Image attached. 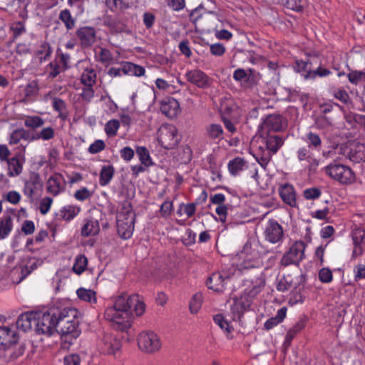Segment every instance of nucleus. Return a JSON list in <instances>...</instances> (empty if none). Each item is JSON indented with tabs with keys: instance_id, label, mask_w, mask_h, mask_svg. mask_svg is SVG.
<instances>
[{
	"instance_id": "nucleus-55",
	"label": "nucleus",
	"mask_w": 365,
	"mask_h": 365,
	"mask_svg": "<svg viewBox=\"0 0 365 365\" xmlns=\"http://www.w3.org/2000/svg\"><path fill=\"white\" fill-rule=\"evenodd\" d=\"M317 60L316 58H314L312 60L308 61H302V60H297L295 61L294 68L297 72L306 71L308 72L309 70H312L313 68V61Z\"/></svg>"
},
{
	"instance_id": "nucleus-18",
	"label": "nucleus",
	"mask_w": 365,
	"mask_h": 365,
	"mask_svg": "<svg viewBox=\"0 0 365 365\" xmlns=\"http://www.w3.org/2000/svg\"><path fill=\"white\" fill-rule=\"evenodd\" d=\"M66 187V181L63 176L60 173H55L49 177L47 181V192L57 196L63 192Z\"/></svg>"
},
{
	"instance_id": "nucleus-40",
	"label": "nucleus",
	"mask_w": 365,
	"mask_h": 365,
	"mask_svg": "<svg viewBox=\"0 0 365 365\" xmlns=\"http://www.w3.org/2000/svg\"><path fill=\"white\" fill-rule=\"evenodd\" d=\"M55 130L54 129L49 126L46 128H42L39 132H36V133L31 135V141L43 140H49L54 138Z\"/></svg>"
},
{
	"instance_id": "nucleus-49",
	"label": "nucleus",
	"mask_w": 365,
	"mask_h": 365,
	"mask_svg": "<svg viewBox=\"0 0 365 365\" xmlns=\"http://www.w3.org/2000/svg\"><path fill=\"white\" fill-rule=\"evenodd\" d=\"M47 67L50 70L48 72V77L51 78H55L61 72H63L66 71L63 68V66L59 63L58 58H55L53 61H51L48 64Z\"/></svg>"
},
{
	"instance_id": "nucleus-45",
	"label": "nucleus",
	"mask_w": 365,
	"mask_h": 365,
	"mask_svg": "<svg viewBox=\"0 0 365 365\" xmlns=\"http://www.w3.org/2000/svg\"><path fill=\"white\" fill-rule=\"evenodd\" d=\"M331 71L325 68L319 66L316 69L309 70L307 73L304 75L306 80L312 79L314 80L317 76L325 77L331 74Z\"/></svg>"
},
{
	"instance_id": "nucleus-43",
	"label": "nucleus",
	"mask_w": 365,
	"mask_h": 365,
	"mask_svg": "<svg viewBox=\"0 0 365 365\" xmlns=\"http://www.w3.org/2000/svg\"><path fill=\"white\" fill-rule=\"evenodd\" d=\"M237 108L234 101L230 98H223L220 100V112L222 115L226 116L230 115Z\"/></svg>"
},
{
	"instance_id": "nucleus-47",
	"label": "nucleus",
	"mask_w": 365,
	"mask_h": 365,
	"mask_svg": "<svg viewBox=\"0 0 365 365\" xmlns=\"http://www.w3.org/2000/svg\"><path fill=\"white\" fill-rule=\"evenodd\" d=\"M52 53V49L50 44L47 42H43L37 48L36 56L40 62L47 61Z\"/></svg>"
},
{
	"instance_id": "nucleus-41",
	"label": "nucleus",
	"mask_w": 365,
	"mask_h": 365,
	"mask_svg": "<svg viewBox=\"0 0 365 365\" xmlns=\"http://www.w3.org/2000/svg\"><path fill=\"white\" fill-rule=\"evenodd\" d=\"M206 135L211 140L223 139L222 127L217 123H212L206 128Z\"/></svg>"
},
{
	"instance_id": "nucleus-21",
	"label": "nucleus",
	"mask_w": 365,
	"mask_h": 365,
	"mask_svg": "<svg viewBox=\"0 0 365 365\" xmlns=\"http://www.w3.org/2000/svg\"><path fill=\"white\" fill-rule=\"evenodd\" d=\"M160 110L170 118H175L180 112V103L176 99L168 98L162 101Z\"/></svg>"
},
{
	"instance_id": "nucleus-64",
	"label": "nucleus",
	"mask_w": 365,
	"mask_h": 365,
	"mask_svg": "<svg viewBox=\"0 0 365 365\" xmlns=\"http://www.w3.org/2000/svg\"><path fill=\"white\" fill-rule=\"evenodd\" d=\"M106 148V144L102 140H95L88 148V152L91 154H96L103 150Z\"/></svg>"
},
{
	"instance_id": "nucleus-27",
	"label": "nucleus",
	"mask_w": 365,
	"mask_h": 365,
	"mask_svg": "<svg viewBox=\"0 0 365 365\" xmlns=\"http://www.w3.org/2000/svg\"><path fill=\"white\" fill-rule=\"evenodd\" d=\"M52 108L58 115V118L65 121L68 118L69 113L66 102L60 98H53L52 100Z\"/></svg>"
},
{
	"instance_id": "nucleus-2",
	"label": "nucleus",
	"mask_w": 365,
	"mask_h": 365,
	"mask_svg": "<svg viewBox=\"0 0 365 365\" xmlns=\"http://www.w3.org/2000/svg\"><path fill=\"white\" fill-rule=\"evenodd\" d=\"M78 314V310L74 308L55 307L53 315L56 317L57 333L61 335L65 342L72 344L73 340L78 337L81 334Z\"/></svg>"
},
{
	"instance_id": "nucleus-29",
	"label": "nucleus",
	"mask_w": 365,
	"mask_h": 365,
	"mask_svg": "<svg viewBox=\"0 0 365 365\" xmlns=\"http://www.w3.org/2000/svg\"><path fill=\"white\" fill-rule=\"evenodd\" d=\"M13 229V219L10 215H4L0 218V240L9 236Z\"/></svg>"
},
{
	"instance_id": "nucleus-5",
	"label": "nucleus",
	"mask_w": 365,
	"mask_h": 365,
	"mask_svg": "<svg viewBox=\"0 0 365 365\" xmlns=\"http://www.w3.org/2000/svg\"><path fill=\"white\" fill-rule=\"evenodd\" d=\"M325 174L341 185H351L356 180V175L352 169L336 160L324 168Z\"/></svg>"
},
{
	"instance_id": "nucleus-26",
	"label": "nucleus",
	"mask_w": 365,
	"mask_h": 365,
	"mask_svg": "<svg viewBox=\"0 0 365 365\" xmlns=\"http://www.w3.org/2000/svg\"><path fill=\"white\" fill-rule=\"evenodd\" d=\"M227 168L230 173L233 176H236L247 168V162L242 158L236 157L229 161Z\"/></svg>"
},
{
	"instance_id": "nucleus-30",
	"label": "nucleus",
	"mask_w": 365,
	"mask_h": 365,
	"mask_svg": "<svg viewBox=\"0 0 365 365\" xmlns=\"http://www.w3.org/2000/svg\"><path fill=\"white\" fill-rule=\"evenodd\" d=\"M81 209L74 205H67L63 207L57 214L56 217L59 220L69 221L74 218L80 212Z\"/></svg>"
},
{
	"instance_id": "nucleus-32",
	"label": "nucleus",
	"mask_w": 365,
	"mask_h": 365,
	"mask_svg": "<svg viewBox=\"0 0 365 365\" xmlns=\"http://www.w3.org/2000/svg\"><path fill=\"white\" fill-rule=\"evenodd\" d=\"M233 78L237 81H242L245 87H250L255 83L254 76L242 68L235 71Z\"/></svg>"
},
{
	"instance_id": "nucleus-9",
	"label": "nucleus",
	"mask_w": 365,
	"mask_h": 365,
	"mask_svg": "<svg viewBox=\"0 0 365 365\" xmlns=\"http://www.w3.org/2000/svg\"><path fill=\"white\" fill-rule=\"evenodd\" d=\"M137 340L140 349L146 353H155L161 348V342L158 336L152 331L140 332Z\"/></svg>"
},
{
	"instance_id": "nucleus-33",
	"label": "nucleus",
	"mask_w": 365,
	"mask_h": 365,
	"mask_svg": "<svg viewBox=\"0 0 365 365\" xmlns=\"http://www.w3.org/2000/svg\"><path fill=\"white\" fill-rule=\"evenodd\" d=\"M286 314L287 307H283L280 308L277 311V313L275 317H271L265 322L264 324V329L266 330H270L273 327H276L277 324L281 323L284 319V318L286 317Z\"/></svg>"
},
{
	"instance_id": "nucleus-54",
	"label": "nucleus",
	"mask_w": 365,
	"mask_h": 365,
	"mask_svg": "<svg viewBox=\"0 0 365 365\" xmlns=\"http://www.w3.org/2000/svg\"><path fill=\"white\" fill-rule=\"evenodd\" d=\"M202 297L200 293H197L192 296L190 302V310L192 314H196L202 306Z\"/></svg>"
},
{
	"instance_id": "nucleus-48",
	"label": "nucleus",
	"mask_w": 365,
	"mask_h": 365,
	"mask_svg": "<svg viewBox=\"0 0 365 365\" xmlns=\"http://www.w3.org/2000/svg\"><path fill=\"white\" fill-rule=\"evenodd\" d=\"M79 299L91 304L96 302V292L91 289L79 288L77 292Z\"/></svg>"
},
{
	"instance_id": "nucleus-31",
	"label": "nucleus",
	"mask_w": 365,
	"mask_h": 365,
	"mask_svg": "<svg viewBox=\"0 0 365 365\" xmlns=\"http://www.w3.org/2000/svg\"><path fill=\"white\" fill-rule=\"evenodd\" d=\"M97 74L94 68L87 67L84 68L81 76V83L85 86H93L96 83Z\"/></svg>"
},
{
	"instance_id": "nucleus-4",
	"label": "nucleus",
	"mask_w": 365,
	"mask_h": 365,
	"mask_svg": "<svg viewBox=\"0 0 365 365\" xmlns=\"http://www.w3.org/2000/svg\"><path fill=\"white\" fill-rule=\"evenodd\" d=\"M117 231L123 239H129L134 230L135 213L133 211L131 203L124 200L120 210L117 214Z\"/></svg>"
},
{
	"instance_id": "nucleus-53",
	"label": "nucleus",
	"mask_w": 365,
	"mask_h": 365,
	"mask_svg": "<svg viewBox=\"0 0 365 365\" xmlns=\"http://www.w3.org/2000/svg\"><path fill=\"white\" fill-rule=\"evenodd\" d=\"M347 78L351 84L356 86L361 81H365V71H351Z\"/></svg>"
},
{
	"instance_id": "nucleus-22",
	"label": "nucleus",
	"mask_w": 365,
	"mask_h": 365,
	"mask_svg": "<svg viewBox=\"0 0 365 365\" xmlns=\"http://www.w3.org/2000/svg\"><path fill=\"white\" fill-rule=\"evenodd\" d=\"M279 192L282 201L292 207L297 206L296 194L294 188L289 184L281 185Z\"/></svg>"
},
{
	"instance_id": "nucleus-50",
	"label": "nucleus",
	"mask_w": 365,
	"mask_h": 365,
	"mask_svg": "<svg viewBox=\"0 0 365 365\" xmlns=\"http://www.w3.org/2000/svg\"><path fill=\"white\" fill-rule=\"evenodd\" d=\"M136 153L143 165L146 167L153 165L149 151L145 147H138L136 149Z\"/></svg>"
},
{
	"instance_id": "nucleus-63",
	"label": "nucleus",
	"mask_w": 365,
	"mask_h": 365,
	"mask_svg": "<svg viewBox=\"0 0 365 365\" xmlns=\"http://www.w3.org/2000/svg\"><path fill=\"white\" fill-rule=\"evenodd\" d=\"M319 279L322 283H329L332 281L333 274L330 269L324 267L319 272Z\"/></svg>"
},
{
	"instance_id": "nucleus-52",
	"label": "nucleus",
	"mask_w": 365,
	"mask_h": 365,
	"mask_svg": "<svg viewBox=\"0 0 365 365\" xmlns=\"http://www.w3.org/2000/svg\"><path fill=\"white\" fill-rule=\"evenodd\" d=\"M10 29L13 33L14 38H16L26 32L25 22L23 21H14L10 26Z\"/></svg>"
},
{
	"instance_id": "nucleus-7",
	"label": "nucleus",
	"mask_w": 365,
	"mask_h": 365,
	"mask_svg": "<svg viewBox=\"0 0 365 365\" xmlns=\"http://www.w3.org/2000/svg\"><path fill=\"white\" fill-rule=\"evenodd\" d=\"M55 307L50 308L46 312H37L36 318V331L38 334H46L51 336L57 332L56 326V317L53 314Z\"/></svg>"
},
{
	"instance_id": "nucleus-11",
	"label": "nucleus",
	"mask_w": 365,
	"mask_h": 365,
	"mask_svg": "<svg viewBox=\"0 0 365 365\" xmlns=\"http://www.w3.org/2000/svg\"><path fill=\"white\" fill-rule=\"evenodd\" d=\"M43 190V182L40 175L37 173H31L29 179L24 182L23 192L31 203H33L36 197L41 195Z\"/></svg>"
},
{
	"instance_id": "nucleus-62",
	"label": "nucleus",
	"mask_w": 365,
	"mask_h": 365,
	"mask_svg": "<svg viewBox=\"0 0 365 365\" xmlns=\"http://www.w3.org/2000/svg\"><path fill=\"white\" fill-rule=\"evenodd\" d=\"M55 58H58L59 63L65 70H67L70 67L68 63L71 59V56L68 53H63L61 51L60 49H58Z\"/></svg>"
},
{
	"instance_id": "nucleus-51",
	"label": "nucleus",
	"mask_w": 365,
	"mask_h": 365,
	"mask_svg": "<svg viewBox=\"0 0 365 365\" xmlns=\"http://www.w3.org/2000/svg\"><path fill=\"white\" fill-rule=\"evenodd\" d=\"M294 278L291 275L284 277L277 284V289L280 292H285L292 288L296 287V283L293 282Z\"/></svg>"
},
{
	"instance_id": "nucleus-23",
	"label": "nucleus",
	"mask_w": 365,
	"mask_h": 365,
	"mask_svg": "<svg viewBox=\"0 0 365 365\" xmlns=\"http://www.w3.org/2000/svg\"><path fill=\"white\" fill-rule=\"evenodd\" d=\"M37 312H26L21 314L16 321V327L24 331L31 329L35 325Z\"/></svg>"
},
{
	"instance_id": "nucleus-46",
	"label": "nucleus",
	"mask_w": 365,
	"mask_h": 365,
	"mask_svg": "<svg viewBox=\"0 0 365 365\" xmlns=\"http://www.w3.org/2000/svg\"><path fill=\"white\" fill-rule=\"evenodd\" d=\"M88 264V259L83 255H78L75 259V262L73 265L72 270L76 274L80 275L82 274Z\"/></svg>"
},
{
	"instance_id": "nucleus-17",
	"label": "nucleus",
	"mask_w": 365,
	"mask_h": 365,
	"mask_svg": "<svg viewBox=\"0 0 365 365\" xmlns=\"http://www.w3.org/2000/svg\"><path fill=\"white\" fill-rule=\"evenodd\" d=\"M284 128L283 118L280 115H269L264 120L262 124V132L275 133L280 131Z\"/></svg>"
},
{
	"instance_id": "nucleus-42",
	"label": "nucleus",
	"mask_w": 365,
	"mask_h": 365,
	"mask_svg": "<svg viewBox=\"0 0 365 365\" xmlns=\"http://www.w3.org/2000/svg\"><path fill=\"white\" fill-rule=\"evenodd\" d=\"M100 227L98 222L95 220H89L83 226L81 229V235L84 237L95 235L98 233Z\"/></svg>"
},
{
	"instance_id": "nucleus-36",
	"label": "nucleus",
	"mask_w": 365,
	"mask_h": 365,
	"mask_svg": "<svg viewBox=\"0 0 365 365\" xmlns=\"http://www.w3.org/2000/svg\"><path fill=\"white\" fill-rule=\"evenodd\" d=\"M115 173V169L113 165H103L100 172L99 184L101 186L107 185Z\"/></svg>"
},
{
	"instance_id": "nucleus-15",
	"label": "nucleus",
	"mask_w": 365,
	"mask_h": 365,
	"mask_svg": "<svg viewBox=\"0 0 365 365\" xmlns=\"http://www.w3.org/2000/svg\"><path fill=\"white\" fill-rule=\"evenodd\" d=\"M76 36L82 48H89L96 41V31L92 26H82L76 31Z\"/></svg>"
},
{
	"instance_id": "nucleus-3",
	"label": "nucleus",
	"mask_w": 365,
	"mask_h": 365,
	"mask_svg": "<svg viewBox=\"0 0 365 365\" xmlns=\"http://www.w3.org/2000/svg\"><path fill=\"white\" fill-rule=\"evenodd\" d=\"M261 145L255 151L254 157L259 164L265 169L272 158L284 145L282 136L272 133H262L260 135Z\"/></svg>"
},
{
	"instance_id": "nucleus-34",
	"label": "nucleus",
	"mask_w": 365,
	"mask_h": 365,
	"mask_svg": "<svg viewBox=\"0 0 365 365\" xmlns=\"http://www.w3.org/2000/svg\"><path fill=\"white\" fill-rule=\"evenodd\" d=\"M31 135L29 132L24 128H18L14 130L10 135L9 143L10 145H16L21 140H30Z\"/></svg>"
},
{
	"instance_id": "nucleus-38",
	"label": "nucleus",
	"mask_w": 365,
	"mask_h": 365,
	"mask_svg": "<svg viewBox=\"0 0 365 365\" xmlns=\"http://www.w3.org/2000/svg\"><path fill=\"white\" fill-rule=\"evenodd\" d=\"M24 124L26 128L36 130L45 124V120L38 115H27L24 119Z\"/></svg>"
},
{
	"instance_id": "nucleus-60",
	"label": "nucleus",
	"mask_w": 365,
	"mask_h": 365,
	"mask_svg": "<svg viewBox=\"0 0 365 365\" xmlns=\"http://www.w3.org/2000/svg\"><path fill=\"white\" fill-rule=\"evenodd\" d=\"M213 320L222 329H225L227 333H230L232 331V327L222 314L214 316Z\"/></svg>"
},
{
	"instance_id": "nucleus-25",
	"label": "nucleus",
	"mask_w": 365,
	"mask_h": 365,
	"mask_svg": "<svg viewBox=\"0 0 365 365\" xmlns=\"http://www.w3.org/2000/svg\"><path fill=\"white\" fill-rule=\"evenodd\" d=\"M239 258L243 259V262L241 264L242 268L249 269L255 267L253 262V255L252 254V247L250 243L247 242L245 245L239 255Z\"/></svg>"
},
{
	"instance_id": "nucleus-44",
	"label": "nucleus",
	"mask_w": 365,
	"mask_h": 365,
	"mask_svg": "<svg viewBox=\"0 0 365 365\" xmlns=\"http://www.w3.org/2000/svg\"><path fill=\"white\" fill-rule=\"evenodd\" d=\"M58 19L64 24L68 30L73 29L75 27L76 20L71 16L68 9L62 10L59 14Z\"/></svg>"
},
{
	"instance_id": "nucleus-56",
	"label": "nucleus",
	"mask_w": 365,
	"mask_h": 365,
	"mask_svg": "<svg viewBox=\"0 0 365 365\" xmlns=\"http://www.w3.org/2000/svg\"><path fill=\"white\" fill-rule=\"evenodd\" d=\"M197 202H192L188 204H181L177 212L178 215H182V210L183 208L184 213L187 215V218L192 217L196 211Z\"/></svg>"
},
{
	"instance_id": "nucleus-28",
	"label": "nucleus",
	"mask_w": 365,
	"mask_h": 365,
	"mask_svg": "<svg viewBox=\"0 0 365 365\" xmlns=\"http://www.w3.org/2000/svg\"><path fill=\"white\" fill-rule=\"evenodd\" d=\"M305 325V320L299 319L295 323V324L292 328L289 329L286 334L285 339L283 344L285 348H288L291 345L292 339L301 330H302L304 328Z\"/></svg>"
},
{
	"instance_id": "nucleus-37",
	"label": "nucleus",
	"mask_w": 365,
	"mask_h": 365,
	"mask_svg": "<svg viewBox=\"0 0 365 365\" xmlns=\"http://www.w3.org/2000/svg\"><path fill=\"white\" fill-rule=\"evenodd\" d=\"M108 8L113 12L123 11L130 7L128 0H105Z\"/></svg>"
},
{
	"instance_id": "nucleus-57",
	"label": "nucleus",
	"mask_w": 365,
	"mask_h": 365,
	"mask_svg": "<svg viewBox=\"0 0 365 365\" xmlns=\"http://www.w3.org/2000/svg\"><path fill=\"white\" fill-rule=\"evenodd\" d=\"M120 127V123L116 119L108 121L105 125V132L108 136H115Z\"/></svg>"
},
{
	"instance_id": "nucleus-59",
	"label": "nucleus",
	"mask_w": 365,
	"mask_h": 365,
	"mask_svg": "<svg viewBox=\"0 0 365 365\" xmlns=\"http://www.w3.org/2000/svg\"><path fill=\"white\" fill-rule=\"evenodd\" d=\"M315 125L317 128L326 129L332 125V120L324 115H320L317 117Z\"/></svg>"
},
{
	"instance_id": "nucleus-14",
	"label": "nucleus",
	"mask_w": 365,
	"mask_h": 365,
	"mask_svg": "<svg viewBox=\"0 0 365 365\" xmlns=\"http://www.w3.org/2000/svg\"><path fill=\"white\" fill-rule=\"evenodd\" d=\"M264 235L266 240L275 244L282 240L284 231L277 221L271 219L268 220L265 225Z\"/></svg>"
},
{
	"instance_id": "nucleus-61",
	"label": "nucleus",
	"mask_w": 365,
	"mask_h": 365,
	"mask_svg": "<svg viewBox=\"0 0 365 365\" xmlns=\"http://www.w3.org/2000/svg\"><path fill=\"white\" fill-rule=\"evenodd\" d=\"M98 57L99 61L103 63H109L113 60V54L108 49L106 48H100Z\"/></svg>"
},
{
	"instance_id": "nucleus-10",
	"label": "nucleus",
	"mask_w": 365,
	"mask_h": 365,
	"mask_svg": "<svg viewBox=\"0 0 365 365\" xmlns=\"http://www.w3.org/2000/svg\"><path fill=\"white\" fill-rule=\"evenodd\" d=\"M306 244L302 241L295 242L289 248V251L284 253L281 259L280 264L283 267L291 264H299L304 257V250Z\"/></svg>"
},
{
	"instance_id": "nucleus-1",
	"label": "nucleus",
	"mask_w": 365,
	"mask_h": 365,
	"mask_svg": "<svg viewBox=\"0 0 365 365\" xmlns=\"http://www.w3.org/2000/svg\"><path fill=\"white\" fill-rule=\"evenodd\" d=\"M133 312L137 316L142 315L145 304L138 294L128 296L123 293L115 298L113 306L106 308L104 317L113 322L115 329L124 331L130 327Z\"/></svg>"
},
{
	"instance_id": "nucleus-39",
	"label": "nucleus",
	"mask_w": 365,
	"mask_h": 365,
	"mask_svg": "<svg viewBox=\"0 0 365 365\" xmlns=\"http://www.w3.org/2000/svg\"><path fill=\"white\" fill-rule=\"evenodd\" d=\"M305 141L308 145L307 148L309 149L319 150L322 147V141L320 136L314 132L310 131L306 133Z\"/></svg>"
},
{
	"instance_id": "nucleus-13",
	"label": "nucleus",
	"mask_w": 365,
	"mask_h": 365,
	"mask_svg": "<svg viewBox=\"0 0 365 365\" xmlns=\"http://www.w3.org/2000/svg\"><path fill=\"white\" fill-rule=\"evenodd\" d=\"M185 76L188 82L200 88H208L212 83V78L200 69L188 71L186 72Z\"/></svg>"
},
{
	"instance_id": "nucleus-20",
	"label": "nucleus",
	"mask_w": 365,
	"mask_h": 365,
	"mask_svg": "<svg viewBox=\"0 0 365 365\" xmlns=\"http://www.w3.org/2000/svg\"><path fill=\"white\" fill-rule=\"evenodd\" d=\"M16 330L9 327H0V346L8 348L18 341Z\"/></svg>"
},
{
	"instance_id": "nucleus-16",
	"label": "nucleus",
	"mask_w": 365,
	"mask_h": 365,
	"mask_svg": "<svg viewBox=\"0 0 365 365\" xmlns=\"http://www.w3.org/2000/svg\"><path fill=\"white\" fill-rule=\"evenodd\" d=\"M297 157L299 162H306V168L310 173L316 172L319 166V160L314 158L309 148L302 147L297 151Z\"/></svg>"
},
{
	"instance_id": "nucleus-8",
	"label": "nucleus",
	"mask_w": 365,
	"mask_h": 365,
	"mask_svg": "<svg viewBox=\"0 0 365 365\" xmlns=\"http://www.w3.org/2000/svg\"><path fill=\"white\" fill-rule=\"evenodd\" d=\"M158 141L165 149L175 148L179 142L176 127L170 124L160 126L158 130Z\"/></svg>"
},
{
	"instance_id": "nucleus-35",
	"label": "nucleus",
	"mask_w": 365,
	"mask_h": 365,
	"mask_svg": "<svg viewBox=\"0 0 365 365\" xmlns=\"http://www.w3.org/2000/svg\"><path fill=\"white\" fill-rule=\"evenodd\" d=\"M20 155H16L7 161L9 167L8 175L11 177L18 176L22 171L23 163L21 162Z\"/></svg>"
},
{
	"instance_id": "nucleus-58",
	"label": "nucleus",
	"mask_w": 365,
	"mask_h": 365,
	"mask_svg": "<svg viewBox=\"0 0 365 365\" xmlns=\"http://www.w3.org/2000/svg\"><path fill=\"white\" fill-rule=\"evenodd\" d=\"M305 4V0H285L284 6L287 9L297 12L302 11Z\"/></svg>"
},
{
	"instance_id": "nucleus-6",
	"label": "nucleus",
	"mask_w": 365,
	"mask_h": 365,
	"mask_svg": "<svg viewBox=\"0 0 365 365\" xmlns=\"http://www.w3.org/2000/svg\"><path fill=\"white\" fill-rule=\"evenodd\" d=\"M264 287V282L260 279L251 288L246 289L244 294L240 297L235 299L233 304L231 306L232 314L240 317L245 311L250 307L253 299L262 290Z\"/></svg>"
},
{
	"instance_id": "nucleus-19",
	"label": "nucleus",
	"mask_w": 365,
	"mask_h": 365,
	"mask_svg": "<svg viewBox=\"0 0 365 365\" xmlns=\"http://www.w3.org/2000/svg\"><path fill=\"white\" fill-rule=\"evenodd\" d=\"M229 280V276L224 275L221 272H215L207 279V286L208 289L215 292H222Z\"/></svg>"
},
{
	"instance_id": "nucleus-12",
	"label": "nucleus",
	"mask_w": 365,
	"mask_h": 365,
	"mask_svg": "<svg viewBox=\"0 0 365 365\" xmlns=\"http://www.w3.org/2000/svg\"><path fill=\"white\" fill-rule=\"evenodd\" d=\"M98 346L101 354L115 356L120 351L121 343L115 336L106 334L100 340Z\"/></svg>"
},
{
	"instance_id": "nucleus-24",
	"label": "nucleus",
	"mask_w": 365,
	"mask_h": 365,
	"mask_svg": "<svg viewBox=\"0 0 365 365\" xmlns=\"http://www.w3.org/2000/svg\"><path fill=\"white\" fill-rule=\"evenodd\" d=\"M348 157L355 163L365 161V145L361 143L352 145L348 153Z\"/></svg>"
}]
</instances>
